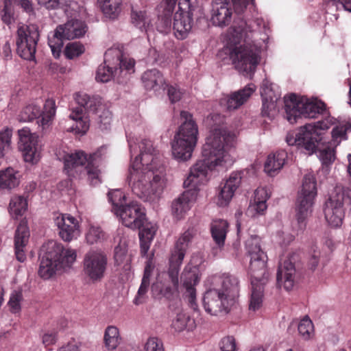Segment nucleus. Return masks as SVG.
I'll return each mask as SVG.
<instances>
[{
  "label": "nucleus",
  "mask_w": 351,
  "mask_h": 351,
  "mask_svg": "<svg viewBox=\"0 0 351 351\" xmlns=\"http://www.w3.org/2000/svg\"><path fill=\"white\" fill-rule=\"evenodd\" d=\"M131 157L140 149V155L132 162L127 178L132 191L144 201L158 199L166 187V178L159 151L151 141L129 137Z\"/></svg>",
  "instance_id": "1"
},
{
  "label": "nucleus",
  "mask_w": 351,
  "mask_h": 351,
  "mask_svg": "<svg viewBox=\"0 0 351 351\" xmlns=\"http://www.w3.org/2000/svg\"><path fill=\"white\" fill-rule=\"evenodd\" d=\"M238 134L223 128L211 131L202 147V159L191 168L184 186L196 189L207 180L209 170L230 167L234 161L232 154L237 144Z\"/></svg>",
  "instance_id": "2"
},
{
  "label": "nucleus",
  "mask_w": 351,
  "mask_h": 351,
  "mask_svg": "<svg viewBox=\"0 0 351 351\" xmlns=\"http://www.w3.org/2000/svg\"><path fill=\"white\" fill-rule=\"evenodd\" d=\"M252 32L246 21H234L224 36L226 47L219 53L221 57L228 53L235 68L247 75L254 72L260 60L259 48L250 42L248 33Z\"/></svg>",
  "instance_id": "3"
},
{
  "label": "nucleus",
  "mask_w": 351,
  "mask_h": 351,
  "mask_svg": "<svg viewBox=\"0 0 351 351\" xmlns=\"http://www.w3.org/2000/svg\"><path fill=\"white\" fill-rule=\"evenodd\" d=\"M328 128V123L325 121L306 124L296 132H289L286 141L289 145L304 149L310 155L317 151L322 163L328 165L335 160V148L337 147L322 137V132Z\"/></svg>",
  "instance_id": "4"
},
{
  "label": "nucleus",
  "mask_w": 351,
  "mask_h": 351,
  "mask_svg": "<svg viewBox=\"0 0 351 351\" xmlns=\"http://www.w3.org/2000/svg\"><path fill=\"white\" fill-rule=\"evenodd\" d=\"M75 99L81 107L73 108L69 114V118L75 122L70 131L77 134L83 135L89 129V119L85 115L82 107L88 112L97 115V121L101 130H108L112 123V113L102 103L99 97H90L85 93H78Z\"/></svg>",
  "instance_id": "5"
},
{
  "label": "nucleus",
  "mask_w": 351,
  "mask_h": 351,
  "mask_svg": "<svg viewBox=\"0 0 351 351\" xmlns=\"http://www.w3.org/2000/svg\"><path fill=\"white\" fill-rule=\"evenodd\" d=\"M40 256L38 275L48 280L69 270L76 261L77 253L75 250L64 247L62 243L51 240L42 245Z\"/></svg>",
  "instance_id": "6"
},
{
  "label": "nucleus",
  "mask_w": 351,
  "mask_h": 351,
  "mask_svg": "<svg viewBox=\"0 0 351 351\" xmlns=\"http://www.w3.org/2000/svg\"><path fill=\"white\" fill-rule=\"evenodd\" d=\"M106 153V147H101L95 153L88 156L82 150L67 152L59 149L56 156L64 164V169L70 176H75L78 172H83L87 176L88 180L92 185L101 182V171L99 162Z\"/></svg>",
  "instance_id": "7"
},
{
  "label": "nucleus",
  "mask_w": 351,
  "mask_h": 351,
  "mask_svg": "<svg viewBox=\"0 0 351 351\" xmlns=\"http://www.w3.org/2000/svg\"><path fill=\"white\" fill-rule=\"evenodd\" d=\"M182 124L171 143L173 158L181 162L190 160L197 145L199 136L198 126L193 115L187 111L180 112Z\"/></svg>",
  "instance_id": "8"
},
{
  "label": "nucleus",
  "mask_w": 351,
  "mask_h": 351,
  "mask_svg": "<svg viewBox=\"0 0 351 351\" xmlns=\"http://www.w3.org/2000/svg\"><path fill=\"white\" fill-rule=\"evenodd\" d=\"M134 59L123 56L117 49H108L104 55V64L99 66L95 79L98 82H107L112 77L118 80L134 72Z\"/></svg>",
  "instance_id": "9"
},
{
  "label": "nucleus",
  "mask_w": 351,
  "mask_h": 351,
  "mask_svg": "<svg viewBox=\"0 0 351 351\" xmlns=\"http://www.w3.org/2000/svg\"><path fill=\"white\" fill-rule=\"evenodd\" d=\"M317 193L315 176L311 173L306 174L295 203V219L300 230L306 227V219L313 212Z\"/></svg>",
  "instance_id": "10"
},
{
  "label": "nucleus",
  "mask_w": 351,
  "mask_h": 351,
  "mask_svg": "<svg viewBox=\"0 0 351 351\" xmlns=\"http://www.w3.org/2000/svg\"><path fill=\"white\" fill-rule=\"evenodd\" d=\"M324 104L320 101L309 100L305 97H298L291 94L285 97V108L287 120L293 123L297 118L304 117L306 118H315L316 114L320 113Z\"/></svg>",
  "instance_id": "11"
},
{
  "label": "nucleus",
  "mask_w": 351,
  "mask_h": 351,
  "mask_svg": "<svg viewBox=\"0 0 351 351\" xmlns=\"http://www.w3.org/2000/svg\"><path fill=\"white\" fill-rule=\"evenodd\" d=\"M351 204V190L337 186L325 203L324 213L327 223L332 227H339L345 215L343 204Z\"/></svg>",
  "instance_id": "12"
},
{
  "label": "nucleus",
  "mask_w": 351,
  "mask_h": 351,
  "mask_svg": "<svg viewBox=\"0 0 351 351\" xmlns=\"http://www.w3.org/2000/svg\"><path fill=\"white\" fill-rule=\"evenodd\" d=\"M85 32L86 25L80 20H70L65 24L58 26L48 36V44L54 58L60 57L64 39H74L83 36Z\"/></svg>",
  "instance_id": "13"
},
{
  "label": "nucleus",
  "mask_w": 351,
  "mask_h": 351,
  "mask_svg": "<svg viewBox=\"0 0 351 351\" xmlns=\"http://www.w3.org/2000/svg\"><path fill=\"white\" fill-rule=\"evenodd\" d=\"M197 4V0H179L178 10L171 20L174 35L178 39H184L191 32Z\"/></svg>",
  "instance_id": "14"
},
{
  "label": "nucleus",
  "mask_w": 351,
  "mask_h": 351,
  "mask_svg": "<svg viewBox=\"0 0 351 351\" xmlns=\"http://www.w3.org/2000/svg\"><path fill=\"white\" fill-rule=\"evenodd\" d=\"M194 235L195 231L193 229L186 230L179 237L171 251L168 275L175 289H178L179 285L178 274L180 265Z\"/></svg>",
  "instance_id": "15"
},
{
  "label": "nucleus",
  "mask_w": 351,
  "mask_h": 351,
  "mask_svg": "<svg viewBox=\"0 0 351 351\" xmlns=\"http://www.w3.org/2000/svg\"><path fill=\"white\" fill-rule=\"evenodd\" d=\"M40 34L36 25H20L17 28L16 51L23 59L33 60Z\"/></svg>",
  "instance_id": "16"
},
{
  "label": "nucleus",
  "mask_w": 351,
  "mask_h": 351,
  "mask_svg": "<svg viewBox=\"0 0 351 351\" xmlns=\"http://www.w3.org/2000/svg\"><path fill=\"white\" fill-rule=\"evenodd\" d=\"M56 114V104L53 99H47L41 112L36 104H29L20 112L18 119L21 122H29L38 119L37 123L43 130L48 128L52 123Z\"/></svg>",
  "instance_id": "17"
},
{
  "label": "nucleus",
  "mask_w": 351,
  "mask_h": 351,
  "mask_svg": "<svg viewBox=\"0 0 351 351\" xmlns=\"http://www.w3.org/2000/svg\"><path fill=\"white\" fill-rule=\"evenodd\" d=\"M19 150L22 152L25 162L37 163L40 158L41 146L39 145L38 136L28 128H23L18 131Z\"/></svg>",
  "instance_id": "18"
},
{
  "label": "nucleus",
  "mask_w": 351,
  "mask_h": 351,
  "mask_svg": "<svg viewBox=\"0 0 351 351\" xmlns=\"http://www.w3.org/2000/svg\"><path fill=\"white\" fill-rule=\"evenodd\" d=\"M108 264L106 254L101 251H90L84 256V271L92 281L101 280L105 274Z\"/></svg>",
  "instance_id": "19"
},
{
  "label": "nucleus",
  "mask_w": 351,
  "mask_h": 351,
  "mask_svg": "<svg viewBox=\"0 0 351 351\" xmlns=\"http://www.w3.org/2000/svg\"><path fill=\"white\" fill-rule=\"evenodd\" d=\"M234 304L231 299L225 297L214 287L206 291L203 298L204 308L212 315H217L221 312L228 313Z\"/></svg>",
  "instance_id": "20"
},
{
  "label": "nucleus",
  "mask_w": 351,
  "mask_h": 351,
  "mask_svg": "<svg viewBox=\"0 0 351 351\" xmlns=\"http://www.w3.org/2000/svg\"><path fill=\"white\" fill-rule=\"evenodd\" d=\"M200 275L199 267L197 265H193L192 262H191L184 267L181 276L183 286L186 289L184 297L187 300L191 308L194 311L197 309L196 289L195 286L199 282Z\"/></svg>",
  "instance_id": "21"
},
{
  "label": "nucleus",
  "mask_w": 351,
  "mask_h": 351,
  "mask_svg": "<svg viewBox=\"0 0 351 351\" xmlns=\"http://www.w3.org/2000/svg\"><path fill=\"white\" fill-rule=\"evenodd\" d=\"M122 223L131 229H138L145 220L143 208L136 202H130L115 214Z\"/></svg>",
  "instance_id": "22"
},
{
  "label": "nucleus",
  "mask_w": 351,
  "mask_h": 351,
  "mask_svg": "<svg viewBox=\"0 0 351 351\" xmlns=\"http://www.w3.org/2000/svg\"><path fill=\"white\" fill-rule=\"evenodd\" d=\"M210 280L215 289L235 303L239 292V280L236 276L223 273L213 276Z\"/></svg>",
  "instance_id": "23"
},
{
  "label": "nucleus",
  "mask_w": 351,
  "mask_h": 351,
  "mask_svg": "<svg viewBox=\"0 0 351 351\" xmlns=\"http://www.w3.org/2000/svg\"><path fill=\"white\" fill-rule=\"evenodd\" d=\"M53 220L58 234L63 241L69 242L80 236V223L74 217L69 214H58Z\"/></svg>",
  "instance_id": "24"
},
{
  "label": "nucleus",
  "mask_w": 351,
  "mask_h": 351,
  "mask_svg": "<svg viewBox=\"0 0 351 351\" xmlns=\"http://www.w3.org/2000/svg\"><path fill=\"white\" fill-rule=\"evenodd\" d=\"M261 95L263 101V115L273 117L277 112L276 103L280 97L278 88L265 80L261 87Z\"/></svg>",
  "instance_id": "25"
},
{
  "label": "nucleus",
  "mask_w": 351,
  "mask_h": 351,
  "mask_svg": "<svg viewBox=\"0 0 351 351\" xmlns=\"http://www.w3.org/2000/svg\"><path fill=\"white\" fill-rule=\"evenodd\" d=\"M241 182V176L239 172L232 173L228 179L221 182L216 197L219 206L225 207L231 202L234 193Z\"/></svg>",
  "instance_id": "26"
},
{
  "label": "nucleus",
  "mask_w": 351,
  "mask_h": 351,
  "mask_svg": "<svg viewBox=\"0 0 351 351\" xmlns=\"http://www.w3.org/2000/svg\"><path fill=\"white\" fill-rule=\"evenodd\" d=\"M233 11L228 0H212L210 22L216 27L228 26L232 19Z\"/></svg>",
  "instance_id": "27"
},
{
  "label": "nucleus",
  "mask_w": 351,
  "mask_h": 351,
  "mask_svg": "<svg viewBox=\"0 0 351 351\" xmlns=\"http://www.w3.org/2000/svg\"><path fill=\"white\" fill-rule=\"evenodd\" d=\"M114 241L118 242V245L114 249V258L115 264L128 275L131 269L132 257L128 253V238L123 235V230H118Z\"/></svg>",
  "instance_id": "28"
},
{
  "label": "nucleus",
  "mask_w": 351,
  "mask_h": 351,
  "mask_svg": "<svg viewBox=\"0 0 351 351\" xmlns=\"http://www.w3.org/2000/svg\"><path fill=\"white\" fill-rule=\"evenodd\" d=\"M267 259L266 254H261L258 258H250L248 274L250 276L251 282H267L269 276L267 269Z\"/></svg>",
  "instance_id": "29"
},
{
  "label": "nucleus",
  "mask_w": 351,
  "mask_h": 351,
  "mask_svg": "<svg viewBox=\"0 0 351 351\" xmlns=\"http://www.w3.org/2000/svg\"><path fill=\"white\" fill-rule=\"evenodd\" d=\"M178 0H162L158 7V30L161 33L169 32L171 27V17Z\"/></svg>",
  "instance_id": "30"
},
{
  "label": "nucleus",
  "mask_w": 351,
  "mask_h": 351,
  "mask_svg": "<svg viewBox=\"0 0 351 351\" xmlns=\"http://www.w3.org/2000/svg\"><path fill=\"white\" fill-rule=\"evenodd\" d=\"M29 237V231L27 222L22 220L16 230L14 236L15 255L19 262L23 263L26 259L25 251Z\"/></svg>",
  "instance_id": "31"
},
{
  "label": "nucleus",
  "mask_w": 351,
  "mask_h": 351,
  "mask_svg": "<svg viewBox=\"0 0 351 351\" xmlns=\"http://www.w3.org/2000/svg\"><path fill=\"white\" fill-rule=\"evenodd\" d=\"M255 90L256 86L254 84H247L244 88L221 99V104L226 106L228 110H235L242 106Z\"/></svg>",
  "instance_id": "32"
},
{
  "label": "nucleus",
  "mask_w": 351,
  "mask_h": 351,
  "mask_svg": "<svg viewBox=\"0 0 351 351\" xmlns=\"http://www.w3.org/2000/svg\"><path fill=\"white\" fill-rule=\"evenodd\" d=\"M193 197V193L187 191L172 201L171 211L175 219L180 220L184 217L192 206Z\"/></svg>",
  "instance_id": "33"
},
{
  "label": "nucleus",
  "mask_w": 351,
  "mask_h": 351,
  "mask_svg": "<svg viewBox=\"0 0 351 351\" xmlns=\"http://www.w3.org/2000/svg\"><path fill=\"white\" fill-rule=\"evenodd\" d=\"M144 87L148 90L158 92L165 90L167 86L163 75L157 69L145 71L141 77Z\"/></svg>",
  "instance_id": "34"
},
{
  "label": "nucleus",
  "mask_w": 351,
  "mask_h": 351,
  "mask_svg": "<svg viewBox=\"0 0 351 351\" xmlns=\"http://www.w3.org/2000/svg\"><path fill=\"white\" fill-rule=\"evenodd\" d=\"M269 197V194L265 188H258L254 192V202L250 204L247 214L252 217L263 215L267 208V200Z\"/></svg>",
  "instance_id": "35"
},
{
  "label": "nucleus",
  "mask_w": 351,
  "mask_h": 351,
  "mask_svg": "<svg viewBox=\"0 0 351 351\" xmlns=\"http://www.w3.org/2000/svg\"><path fill=\"white\" fill-rule=\"evenodd\" d=\"M295 269L293 264L289 261H285L279 266L277 273V283L287 291L292 289L294 286Z\"/></svg>",
  "instance_id": "36"
},
{
  "label": "nucleus",
  "mask_w": 351,
  "mask_h": 351,
  "mask_svg": "<svg viewBox=\"0 0 351 351\" xmlns=\"http://www.w3.org/2000/svg\"><path fill=\"white\" fill-rule=\"evenodd\" d=\"M21 176L19 171L10 167L0 170V190L11 191L18 187Z\"/></svg>",
  "instance_id": "37"
},
{
  "label": "nucleus",
  "mask_w": 351,
  "mask_h": 351,
  "mask_svg": "<svg viewBox=\"0 0 351 351\" xmlns=\"http://www.w3.org/2000/svg\"><path fill=\"white\" fill-rule=\"evenodd\" d=\"M139 231L141 253L145 256L150 247L151 243L154 238L158 227L152 222H143Z\"/></svg>",
  "instance_id": "38"
},
{
  "label": "nucleus",
  "mask_w": 351,
  "mask_h": 351,
  "mask_svg": "<svg viewBox=\"0 0 351 351\" xmlns=\"http://www.w3.org/2000/svg\"><path fill=\"white\" fill-rule=\"evenodd\" d=\"M287 156L283 150L269 155L264 167L265 173L271 176L277 173L284 166Z\"/></svg>",
  "instance_id": "39"
},
{
  "label": "nucleus",
  "mask_w": 351,
  "mask_h": 351,
  "mask_svg": "<svg viewBox=\"0 0 351 351\" xmlns=\"http://www.w3.org/2000/svg\"><path fill=\"white\" fill-rule=\"evenodd\" d=\"M152 266L148 263L145 268L144 274L137 293L134 298L133 302L135 305L143 304L147 298V293L149 288L150 276L152 271Z\"/></svg>",
  "instance_id": "40"
},
{
  "label": "nucleus",
  "mask_w": 351,
  "mask_h": 351,
  "mask_svg": "<svg viewBox=\"0 0 351 351\" xmlns=\"http://www.w3.org/2000/svg\"><path fill=\"white\" fill-rule=\"evenodd\" d=\"M228 223L226 220H214L210 226L211 234L213 240L219 247L224 245Z\"/></svg>",
  "instance_id": "41"
},
{
  "label": "nucleus",
  "mask_w": 351,
  "mask_h": 351,
  "mask_svg": "<svg viewBox=\"0 0 351 351\" xmlns=\"http://www.w3.org/2000/svg\"><path fill=\"white\" fill-rule=\"evenodd\" d=\"M265 284L263 282H251L252 293L249 305L250 311H256L262 306L264 297V286Z\"/></svg>",
  "instance_id": "42"
},
{
  "label": "nucleus",
  "mask_w": 351,
  "mask_h": 351,
  "mask_svg": "<svg viewBox=\"0 0 351 351\" xmlns=\"http://www.w3.org/2000/svg\"><path fill=\"white\" fill-rule=\"evenodd\" d=\"M104 14L110 19H116L121 12L122 0H98Z\"/></svg>",
  "instance_id": "43"
},
{
  "label": "nucleus",
  "mask_w": 351,
  "mask_h": 351,
  "mask_svg": "<svg viewBox=\"0 0 351 351\" xmlns=\"http://www.w3.org/2000/svg\"><path fill=\"white\" fill-rule=\"evenodd\" d=\"M104 341L108 351L114 350L121 341L118 328L114 326H108L105 330Z\"/></svg>",
  "instance_id": "44"
},
{
  "label": "nucleus",
  "mask_w": 351,
  "mask_h": 351,
  "mask_svg": "<svg viewBox=\"0 0 351 351\" xmlns=\"http://www.w3.org/2000/svg\"><path fill=\"white\" fill-rule=\"evenodd\" d=\"M27 209V202L21 195H15L10 199L9 204V213L12 217L18 219L24 215Z\"/></svg>",
  "instance_id": "45"
},
{
  "label": "nucleus",
  "mask_w": 351,
  "mask_h": 351,
  "mask_svg": "<svg viewBox=\"0 0 351 351\" xmlns=\"http://www.w3.org/2000/svg\"><path fill=\"white\" fill-rule=\"evenodd\" d=\"M247 256L251 258H258L265 253L261 250V240L257 236H251L245 243Z\"/></svg>",
  "instance_id": "46"
},
{
  "label": "nucleus",
  "mask_w": 351,
  "mask_h": 351,
  "mask_svg": "<svg viewBox=\"0 0 351 351\" xmlns=\"http://www.w3.org/2000/svg\"><path fill=\"white\" fill-rule=\"evenodd\" d=\"M108 199L112 204V210L114 214L128 204L126 196L120 190H114L108 193Z\"/></svg>",
  "instance_id": "47"
},
{
  "label": "nucleus",
  "mask_w": 351,
  "mask_h": 351,
  "mask_svg": "<svg viewBox=\"0 0 351 351\" xmlns=\"http://www.w3.org/2000/svg\"><path fill=\"white\" fill-rule=\"evenodd\" d=\"M298 332L302 339L305 341L313 339L315 335L314 326L311 319L306 316L298 324Z\"/></svg>",
  "instance_id": "48"
},
{
  "label": "nucleus",
  "mask_w": 351,
  "mask_h": 351,
  "mask_svg": "<svg viewBox=\"0 0 351 351\" xmlns=\"http://www.w3.org/2000/svg\"><path fill=\"white\" fill-rule=\"evenodd\" d=\"M131 19L132 23L141 30H146L151 23L149 16L143 10H133L131 13Z\"/></svg>",
  "instance_id": "49"
},
{
  "label": "nucleus",
  "mask_w": 351,
  "mask_h": 351,
  "mask_svg": "<svg viewBox=\"0 0 351 351\" xmlns=\"http://www.w3.org/2000/svg\"><path fill=\"white\" fill-rule=\"evenodd\" d=\"M191 320L189 316L182 310H178L175 317H173L171 326L176 331H182L186 328Z\"/></svg>",
  "instance_id": "50"
},
{
  "label": "nucleus",
  "mask_w": 351,
  "mask_h": 351,
  "mask_svg": "<svg viewBox=\"0 0 351 351\" xmlns=\"http://www.w3.org/2000/svg\"><path fill=\"white\" fill-rule=\"evenodd\" d=\"M349 129L350 125L348 124L337 125L332 129V140L329 142L337 146L342 140L346 139V132Z\"/></svg>",
  "instance_id": "51"
},
{
  "label": "nucleus",
  "mask_w": 351,
  "mask_h": 351,
  "mask_svg": "<svg viewBox=\"0 0 351 351\" xmlns=\"http://www.w3.org/2000/svg\"><path fill=\"white\" fill-rule=\"evenodd\" d=\"M84 51L83 45L78 42H73L66 45L64 53L66 58L73 59L82 55Z\"/></svg>",
  "instance_id": "52"
},
{
  "label": "nucleus",
  "mask_w": 351,
  "mask_h": 351,
  "mask_svg": "<svg viewBox=\"0 0 351 351\" xmlns=\"http://www.w3.org/2000/svg\"><path fill=\"white\" fill-rule=\"evenodd\" d=\"M104 234L99 226L90 225L86 234V239L90 244L97 243L102 241Z\"/></svg>",
  "instance_id": "53"
},
{
  "label": "nucleus",
  "mask_w": 351,
  "mask_h": 351,
  "mask_svg": "<svg viewBox=\"0 0 351 351\" xmlns=\"http://www.w3.org/2000/svg\"><path fill=\"white\" fill-rule=\"evenodd\" d=\"M22 300L23 295L21 290H14L12 292L8 302V306L12 313H16L21 311Z\"/></svg>",
  "instance_id": "54"
},
{
  "label": "nucleus",
  "mask_w": 351,
  "mask_h": 351,
  "mask_svg": "<svg viewBox=\"0 0 351 351\" xmlns=\"http://www.w3.org/2000/svg\"><path fill=\"white\" fill-rule=\"evenodd\" d=\"M12 130L6 129L0 132V157L4 155V152L9 149L11 143Z\"/></svg>",
  "instance_id": "55"
},
{
  "label": "nucleus",
  "mask_w": 351,
  "mask_h": 351,
  "mask_svg": "<svg viewBox=\"0 0 351 351\" xmlns=\"http://www.w3.org/2000/svg\"><path fill=\"white\" fill-rule=\"evenodd\" d=\"M73 0H37L38 4L49 10L69 6Z\"/></svg>",
  "instance_id": "56"
},
{
  "label": "nucleus",
  "mask_w": 351,
  "mask_h": 351,
  "mask_svg": "<svg viewBox=\"0 0 351 351\" xmlns=\"http://www.w3.org/2000/svg\"><path fill=\"white\" fill-rule=\"evenodd\" d=\"M145 351H165L162 341L156 337L148 338L145 346Z\"/></svg>",
  "instance_id": "57"
},
{
  "label": "nucleus",
  "mask_w": 351,
  "mask_h": 351,
  "mask_svg": "<svg viewBox=\"0 0 351 351\" xmlns=\"http://www.w3.org/2000/svg\"><path fill=\"white\" fill-rule=\"evenodd\" d=\"M219 347L221 351H237L236 340L232 336H226L221 339Z\"/></svg>",
  "instance_id": "58"
},
{
  "label": "nucleus",
  "mask_w": 351,
  "mask_h": 351,
  "mask_svg": "<svg viewBox=\"0 0 351 351\" xmlns=\"http://www.w3.org/2000/svg\"><path fill=\"white\" fill-rule=\"evenodd\" d=\"M3 14L1 16L2 21L3 23L10 25L14 22V12L12 8L8 4L7 1H5V5L2 11Z\"/></svg>",
  "instance_id": "59"
},
{
  "label": "nucleus",
  "mask_w": 351,
  "mask_h": 351,
  "mask_svg": "<svg viewBox=\"0 0 351 351\" xmlns=\"http://www.w3.org/2000/svg\"><path fill=\"white\" fill-rule=\"evenodd\" d=\"M57 341V332L54 330H46L42 335V341L45 346H51Z\"/></svg>",
  "instance_id": "60"
},
{
  "label": "nucleus",
  "mask_w": 351,
  "mask_h": 351,
  "mask_svg": "<svg viewBox=\"0 0 351 351\" xmlns=\"http://www.w3.org/2000/svg\"><path fill=\"white\" fill-rule=\"evenodd\" d=\"M167 87V95L171 103H175L178 101L182 95V93L181 90L175 86H168L167 84L166 88Z\"/></svg>",
  "instance_id": "61"
},
{
  "label": "nucleus",
  "mask_w": 351,
  "mask_h": 351,
  "mask_svg": "<svg viewBox=\"0 0 351 351\" xmlns=\"http://www.w3.org/2000/svg\"><path fill=\"white\" fill-rule=\"evenodd\" d=\"M293 237L289 234H285L284 232H278L275 236V241L280 245H286L289 243Z\"/></svg>",
  "instance_id": "62"
},
{
  "label": "nucleus",
  "mask_w": 351,
  "mask_h": 351,
  "mask_svg": "<svg viewBox=\"0 0 351 351\" xmlns=\"http://www.w3.org/2000/svg\"><path fill=\"white\" fill-rule=\"evenodd\" d=\"M17 3L23 9L24 11L28 13L33 12V7L32 3L29 0H16Z\"/></svg>",
  "instance_id": "63"
},
{
  "label": "nucleus",
  "mask_w": 351,
  "mask_h": 351,
  "mask_svg": "<svg viewBox=\"0 0 351 351\" xmlns=\"http://www.w3.org/2000/svg\"><path fill=\"white\" fill-rule=\"evenodd\" d=\"M58 351H79V347L77 343L73 341L62 346Z\"/></svg>",
  "instance_id": "64"
}]
</instances>
